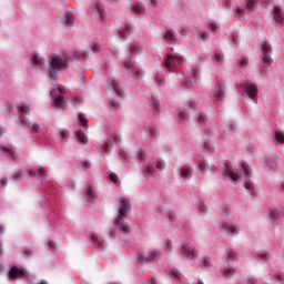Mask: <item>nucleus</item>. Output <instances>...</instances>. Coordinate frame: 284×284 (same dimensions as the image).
Here are the masks:
<instances>
[{"label":"nucleus","instance_id":"nucleus-42","mask_svg":"<svg viewBox=\"0 0 284 284\" xmlns=\"http://www.w3.org/2000/svg\"><path fill=\"white\" fill-rule=\"evenodd\" d=\"M151 108H152L153 112H159V100H153L151 102Z\"/></svg>","mask_w":284,"mask_h":284},{"label":"nucleus","instance_id":"nucleus-49","mask_svg":"<svg viewBox=\"0 0 284 284\" xmlns=\"http://www.w3.org/2000/svg\"><path fill=\"white\" fill-rule=\"evenodd\" d=\"M199 168L202 172H207V163L205 161L200 162Z\"/></svg>","mask_w":284,"mask_h":284},{"label":"nucleus","instance_id":"nucleus-51","mask_svg":"<svg viewBox=\"0 0 284 284\" xmlns=\"http://www.w3.org/2000/svg\"><path fill=\"white\" fill-rule=\"evenodd\" d=\"M236 258V252L230 251L227 254V261H234Z\"/></svg>","mask_w":284,"mask_h":284},{"label":"nucleus","instance_id":"nucleus-12","mask_svg":"<svg viewBox=\"0 0 284 284\" xmlns=\"http://www.w3.org/2000/svg\"><path fill=\"white\" fill-rule=\"evenodd\" d=\"M8 276L9 278H30V274L26 270L18 268L17 266L9 271Z\"/></svg>","mask_w":284,"mask_h":284},{"label":"nucleus","instance_id":"nucleus-4","mask_svg":"<svg viewBox=\"0 0 284 284\" xmlns=\"http://www.w3.org/2000/svg\"><path fill=\"white\" fill-rule=\"evenodd\" d=\"M268 65H272V44L265 42L262 44L260 67L265 70Z\"/></svg>","mask_w":284,"mask_h":284},{"label":"nucleus","instance_id":"nucleus-58","mask_svg":"<svg viewBox=\"0 0 284 284\" xmlns=\"http://www.w3.org/2000/svg\"><path fill=\"white\" fill-rule=\"evenodd\" d=\"M113 141H114V143H121V135H119L118 133H115V134L113 135Z\"/></svg>","mask_w":284,"mask_h":284},{"label":"nucleus","instance_id":"nucleus-24","mask_svg":"<svg viewBox=\"0 0 284 284\" xmlns=\"http://www.w3.org/2000/svg\"><path fill=\"white\" fill-rule=\"evenodd\" d=\"M109 85L114 90L118 97H121L123 94V91H121V88L119 87V82L116 80L109 81Z\"/></svg>","mask_w":284,"mask_h":284},{"label":"nucleus","instance_id":"nucleus-39","mask_svg":"<svg viewBox=\"0 0 284 284\" xmlns=\"http://www.w3.org/2000/svg\"><path fill=\"white\" fill-rule=\"evenodd\" d=\"M169 274L172 278H174V281L181 280V276H179V271H176V270H172Z\"/></svg>","mask_w":284,"mask_h":284},{"label":"nucleus","instance_id":"nucleus-27","mask_svg":"<svg viewBox=\"0 0 284 284\" xmlns=\"http://www.w3.org/2000/svg\"><path fill=\"white\" fill-rule=\"evenodd\" d=\"M133 12H136V14H145V7H143V3L135 2L132 6Z\"/></svg>","mask_w":284,"mask_h":284},{"label":"nucleus","instance_id":"nucleus-43","mask_svg":"<svg viewBox=\"0 0 284 284\" xmlns=\"http://www.w3.org/2000/svg\"><path fill=\"white\" fill-rule=\"evenodd\" d=\"M206 121V118H205V114L201 113L197 119H196V122L200 124V125H203V123H205Z\"/></svg>","mask_w":284,"mask_h":284},{"label":"nucleus","instance_id":"nucleus-32","mask_svg":"<svg viewBox=\"0 0 284 284\" xmlns=\"http://www.w3.org/2000/svg\"><path fill=\"white\" fill-rule=\"evenodd\" d=\"M274 139L277 143H281V145H284V134L283 133L275 132Z\"/></svg>","mask_w":284,"mask_h":284},{"label":"nucleus","instance_id":"nucleus-22","mask_svg":"<svg viewBox=\"0 0 284 284\" xmlns=\"http://www.w3.org/2000/svg\"><path fill=\"white\" fill-rule=\"evenodd\" d=\"M136 263H141L142 265H146V263H151L150 254L145 255L143 253H138L135 256Z\"/></svg>","mask_w":284,"mask_h":284},{"label":"nucleus","instance_id":"nucleus-47","mask_svg":"<svg viewBox=\"0 0 284 284\" xmlns=\"http://www.w3.org/2000/svg\"><path fill=\"white\" fill-rule=\"evenodd\" d=\"M79 121L84 128H88V119L83 118V114H79Z\"/></svg>","mask_w":284,"mask_h":284},{"label":"nucleus","instance_id":"nucleus-2","mask_svg":"<svg viewBox=\"0 0 284 284\" xmlns=\"http://www.w3.org/2000/svg\"><path fill=\"white\" fill-rule=\"evenodd\" d=\"M18 111L20 112V120L23 125H27L28 130L37 134L39 132L40 126L39 124L34 122L28 121V118H26L27 114H30V106L26 104L24 102H21L20 104L17 105Z\"/></svg>","mask_w":284,"mask_h":284},{"label":"nucleus","instance_id":"nucleus-36","mask_svg":"<svg viewBox=\"0 0 284 284\" xmlns=\"http://www.w3.org/2000/svg\"><path fill=\"white\" fill-rule=\"evenodd\" d=\"M199 38L202 39V41H207V39L210 38V33H207V31L200 30Z\"/></svg>","mask_w":284,"mask_h":284},{"label":"nucleus","instance_id":"nucleus-38","mask_svg":"<svg viewBox=\"0 0 284 284\" xmlns=\"http://www.w3.org/2000/svg\"><path fill=\"white\" fill-rule=\"evenodd\" d=\"M200 267H202L203 270L205 267H210V258L205 257L204 260L200 261Z\"/></svg>","mask_w":284,"mask_h":284},{"label":"nucleus","instance_id":"nucleus-41","mask_svg":"<svg viewBox=\"0 0 284 284\" xmlns=\"http://www.w3.org/2000/svg\"><path fill=\"white\" fill-rule=\"evenodd\" d=\"M266 163H267V165H268V168L271 170H275L276 169V162L274 161V159H267Z\"/></svg>","mask_w":284,"mask_h":284},{"label":"nucleus","instance_id":"nucleus-59","mask_svg":"<svg viewBox=\"0 0 284 284\" xmlns=\"http://www.w3.org/2000/svg\"><path fill=\"white\" fill-rule=\"evenodd\" d=\"M164 250H165L166 252H172V242H171V241H169V242L166 243Z\"/></svg>","mask_w":284,"mask_h":284},{"label":"nucleus","instance_id":"nucleus-28","mask_svg":"<svg viewBox=\"0 0 284 284\" xmlns=\"http://www.w3.org/2000/svg\"><path fill=\"white\" fill-rule=\"evenodd\" d=\"M161 256H163V253L160 250H153L150 254H149V258L151 261V263L153 261H159L161 258Z\"/></svg>","mask_w":284,"mask_h":284},{"label":"nucleus","instance_id":"nucleus-48","mask_svg":"<svg viewBox=\"0 0 284 284\" xmlns=\"http://www.w3.org/2000/svg\"><path fill=\"white\" fill-rule=\"evenodd\" d=\"M223 274L224 276H234V268H225Z\"/></svg>","mask_w":284,"mask_h":284},{"label":"nucleus","instance_id":"nucleus-40","mask_svg":"<svg viewBox=\"0 0 284 284\" xmlns=\"http://www.w3.org/2000/svg\"><path fill=\"white\" fill-rule=\"evenodd\" d=\"M209 29L212 32H216V30H219V23H216V21H211L210 24H209Z\"/></svg>","mask_w":284,"mask_h":284},{"label":"nucleus","instance_id":"nucleus-14","mask_svg":"<svg viewBox=\"0 0 284 284\" xmlns=\"http://www.w3.org/2000/svg\"><path fill=\"white\" fill-rule=\"evenodd\" d=\"M224 176H226V179H230V181H233V183H236V181H239V174L234 172L231 162H225Z\"/></svg>","mask_w":284,"mask_h":284},{"label":"nucleus","instance_id":"nucleus-10","mask_svg":"<svg viewBox=\"0 0 284 284\" xmlns=\"http://www.w3.org/2000/svg\"><path fill=\"white\" fill-rule=\"evenodd\" d=\"M180 252L182 256H186V258H190V261H194V258L199 256V251H196V248H194V246H192L191 244L182 245Z\"/></svg>","mask_w":284,"mask_h":284},{"label":"nucleus","instance_id":"nucleus-57","mask_svg":"<svg viewBox=\"0 0 284 284\" xmlns=\"http://www.w3.org/2000/svg\"><path fill=\"white\" fill-rule=\"evenodd\" d=\"M118 179H119V176L116 174H114V173L110 174V181H112V183H116Z\"/></svg>","mask_w":284,"mask_h":284},{"label":"nucleus","instance_id":"nucleus-11","mask_svg":"<svg viewBox=\"0 0 284 284\" xmlns=\"http://www.w3.org/2000/svg\"><path fill=\"white\" fill-rule=\"evenodd\" d=\"M163 161L158 160L153 162V164H146L143 166V174L144 176H150L153 172H156V170H163Z\"/></svg>","mask_w":284,"mask_h":284},{"label":"nucleus","instance_id":"nucleus-5","mask_svg":"<svg viewBox=\"0 0 284 284\" xmlns=\"http://www.w3.org/2000/svg\"><path fill=\"white\" fill-rule=\"evenodd\" d=\"M256 8V0H247L245 7H237L234 13L235 19H245L246 14L254 12Z\"/></svg>","mask_w":284,"mask_h":284},{"label":"nucleus","instance_id":"nucleus-56","mask_svg":"<svg viewBox=\"0 0 284 284\" xmlns=\"http://www.w3.org/2000/svg\"><path fill=\"white\" fill-rule=\"evenodd\" d=\"M116 108H119V103L116 101H112L110 103V110H116Z\"/></svg>","mask_w":284,"mask_h":284},{"label":"nucleus","instance_id":"nucleus-35","mask_svg":"<svg viewBox=\"0 0 284 284\" xmlns=\"http://www.w3.org/2000/svg\"><path fill=\"white\" fill-rule=\"evenodd\" d=\"M270 216L272 221H276L281 216V211L278 209L271 210Z\"/></svg>","mask_w":284,"mask_h":284},{"label":"nucleus","instance_id":"nucleus-33","mask_svg":"<svg viewBox=\"0 0 284 284\" xmlns=\"http://www.w3.org/2000/svg\"><path fill=\"white\" fill-rule=\"evenodd\" d=\"M75 59H88V52L78 50L74 52Z\"/></svg>","mask_w":284,"mask_h":284},{"label":"nucleus","instance_id":"nucleus-18","mask_svg":"<svg viewBox=\"0 0 284 284\" xmlns=\"http://www.w3.org/2000/svg\"><path fill=\"white\" fill-rule=\"evenodd\" d=\"M91 241H92L94 247H98L99 250H103V247H105V245H104L105 241H103V239L99 237V235H97L95 233L91 234Z\"/></svg>","mask_w":284,"mask_h":284},{"label":"nucleus","instance_id":"nucleus-13","mask_svg":"<svg viewBox=\"0 0 284 284\" xmlns=\"http://www.w3.org/2000/svg\"><path fill=\"white\" fill-rule=\"evenodd\" d=\"M124 68L128 72H132L134 79H142L143 78V70L134 68V64L131 60L124 61Z\"/></svg>","mask_w":284,"mask_h":284},{"label":"nucleus","instance_id":"nucleus-17","mask_svg":"<svg viewBox=\"0 0 284 284\" xmlns=\"http://www.w3.org/2000/svg\"><path fill=\"white\" fill-rule=\"evenodd\" d=\"M223 97H225L223 85L219 84L212 93V99L213 101H223Z\"/></svg>","mask_w":284,"mask_h":284},{"label":"nucleus","instance_id":"nucleus-25","mask_svg":"<svg viewBox=\"0 0 284 284\" xmlns=\"http://www.w3.org/2000/svg\"><path fill=\"white\" fill-rule=\"evenodd\" d=\"M64 23H65V26H68L69 28H72V26H74V13L68 11V12L65 13Z\"/></svg>","mask_w":284,"mask_h":284},{"label":"nucleus","instance_id":"nucleus-1","mask_svg":"<svg viewBox=\"0 0 284 284\" xmlns=\"http://www.w3.org/2000/svg\"><path fill=\"white\" fill-rule=\"evenodd\" d=\"M118 216L114 221V226L122 234H130V226L125 223V217L130 214V200L123 195L116 197Z\"/></svg>","mask_w":284,"mask_h":284},{"label":"nucleus","instance_id":"nucleus-29","mask_svg":"<svg viewBox=\"0 0 284 284\" xmlns=\"http://www.w3.org/2000/svg\"><path fill=\"white\" fill-rule=\"evenodd\" d=\"M75 136H77L79 143H82V145H85V143H88V135H85V133H83V131H77Z\"/></svg>","mask_w":284,"mask_h":284},{"label":"nucleus","instance_id":"nucleus-50","mask_svg":"<svg viewBox=\"0 0 284 284\" xmlns=\"http://www.w3.org/2000/svg\"><path fill=\"white\" fill-rule=\"evenodd\" d=\"M213 60L216 61L217 63H221V61H223V54L216 52V53L214 54Z\"/></svg>","mask_w":284,"mask_h":284},{"label":"nucleus","instance_id":"nucleus-61","mask_svg":"<svg viewBox=\"0 0 284 284\" xmlns=\"http://www.w3.org/2000/svg\"><path fill=\"white\" fill-rule=\"evenodd\" d=\"M120 159H123L124 161H126L128 159V153L125 151H121L120 152Z\"/></svg>","mask_w":284,"mask_h":284},{"label":"nucleus","instance_id":"nucleus-8","mask_svg":"<svg viewBox=\"0 0 284 284\" xmlns=\"http://www.w3.org/2000/svg\"><path fill=\"white\" fill-rule=\"evenodd\" d=\"M240 88L242 89L243 97H248V99H254L258 95V89L256 88V84L252 82H246L244 84H241Z\"/></svg>","mask_w":284,"mask_h":284},{"label":"nucleus","instance_id":"nucleus-30","mask_svg":"<svg viewBox=\"0 0 284 284\" xmlns=\"http://www.w3.org/2000/svg\"><path fill=\"white\" fill-rule=\"evenodd\" d=\"M187 77L190 79V83H194V81L199 79V71L196 69H191L187 71Z\"/></svg>","mask_w":284,"mask_h":284},{"label":"nucleus","instance_id":"nucleus-21","mask_svg":"<svg viewBox=\"0 0 284 284\" xmlns=\"http://www.w3.org/2000/svg\"><path fill=\"white\" fill-rule=\"evenodd\" d=\"M164 41H168V43H174L176 41V33H174V30L169 29L164 36H163Z\"/></svg>","mask_w":284,"mask_h":284},{"label":"nucleus","instance_id":"nucleus-15","mask_svg":"<svg viewBox=\"0 0 284 284\" xmlns=\"http://www.w3.org/2000/svg\"><path fill=\"white\" fill-rule=\"evenodd\" d=\"M91 10L93 12H98V14H100V19H102V21H105V7H103L101 1L99 0L93 1L91 6Z\"/></svg>","mask_w":284,"mask_h":284},{"label":"nucleus","instance_id":"nucleus-53","mask_svg":"<svg viewBox=\"0 0 284 284\" xmlns=\"http://www.w3.org/2000/svg\"><path fill=\"white\" fill-rule=\"evenodd\" d=\"M110 145H112V141H111V140H109L108 142L104 143L103 150H104L105 152H109Z\"/></svg>","mask_w":284,"mask_h":284},{"label":"nucleus","instance_id":"nucleus-64","mask_svg":"<svg viewBox=\"0 0 284 284\" xmlns=\"http://www.w3.org/2000/svg\"><path fill=\"white\" fill-rule=\"evenodd\" d=\"M39 174H40L41 176H45V174H47L45 169H43V168L39 169Z\"/></svg>","mask_w":284,"mask_h":284},{"label":"nucleus","instance_id":"nucleus-20","mask_svg":"<svg viewBox=\"0 0 284 284\" xmlns=\"http://www.w3.org/2000/svg\"><path fill=\"white\" fill-rule=\"evenodd\" d=\"M31 63H33L36 68H43L45 65V60L33 53L31 55Z\"/></svg>","mask_w":284,"mask_h":284},{"label":"nucleus","instance_id":"nucleus-63","mask_svg":"<svg viewBox=\"0 0 284 284\" xmlns=\"http://www.w3.org/2000/svg\"><path fill=\"white\" fill-rule=\"evenodd\" d=\"M155 81L156 83H159V85H163V78H161L160 75L155 77Z\"/></svg>","mask_w":284,"mask_h":284},{"label":"nucleus","instance_id":"nucleus-19","mask_svg":"<svg viewBox=\"0 0 284 284\" xmlns=\"http://www.w3.org/2000/svg\"><path fill=\"white\" fill-rule=\"evenodd\" d=\"M273 14H274V20L276 21V23L284 22L283 9H281L280 7H274Z\"/></svg>","mask_w":284,"mask_h":284},{"label":"nucleus","instance_id":"nucleus-31","mask_svg":"<svg viewBox=\"0 0 284 284\" xmlns=\"http://www.w3.org/2000/svg\"><path fill=\"white\" fill-rule=\"evenodd\" d=\"M132 32V24H126L124 28L120 29L119 36L123 39L125 34H130Z\"/></svg>","mask_w":284,"mask_h":284},{"label":"nucleus","instance_id":"nucleus-6","mask_svg":"<svg viewBox=\"0 0 284 284\" xmlns=\"http://www.w3.org/2000/svg\"><path fill=\"white\" fill-rule=\"evenodd\" d=\"M183 63V57L174 53L166 54L164 67L172 72Z\"/></svg>","mask_w":284,"mask_h":284},{"label":"nucleus","instance_id":"nucleus-7","mask_svg":"<svg viewBox=\"0 0 284 284\" xmlns=\"http://www.w3.org/2000/svg\"><path fill=\"white\" fill-rule=\"evenodd\" d=\"M240 176H243L244 181H246L244 184L245 189L250 190L252 192V190L254 189V183L247 181V179H250V176H252V169L245 162L242 163V166L240 170Z\"/></svg>","mask_w":284,"mask_h":284},{"label":"nucleus","instance_id":"nucleus-16","mask_svg":"<svg viewBox=\"0 0 284 284\" xmlns=\"http://www.w3.org/2000/svg\"><path fill=\"white\" fill-rule=\"evenodd\" d=\"M0 148L7 159H17V152L12 144H1Z\"/></svg>","mask_w":284,"mask_h":284},{"label":"nucleus","instance_id":"nucleus-23","mask_svg":"<svg viewBox=\"0 0 284 284\" xmlns=\"http://www.w3.org/2000/svg\"><path fill=\"white\" fill-rule=\"evenodd\" d=\"M84 194H85V199L87 201H94V197L97 196V193H94V189H92V186H88L85 190H84Z\"/></svg>","mask_w":284,"mask_h":284},{"label":"nucleus","instance_id":"nucleus-37","mask_svg":"<svg viewBox=\"0 0 284 284\" xmlns=\"http://www.w3.org/2000/svg\"><path fill=\"white\" fill-rule=\"evenodd\" d=\"M257 256L262 261H267L270 258V253H267V251H262L257 254Z\"/></svg>","mask_w":284,"mask_h":284},{"label":"nucleus","instance_id":"nucleus-60","mask_svg":"<svg viewBox=\"0 0 284 284\" xmlns=\"http://www.w3.org/2000/svg\"><path fill=\"white\" fill-rule=\"evenodd\" d=\"M81 164H82L83 170H89V168H90V162H88V161H82Z\"/></svg>","mask_w":284,"mask_h":284},{"label":"nucleus","instance_id":"nucleus-9","mask_svg":"<svg viewBox=\"0 0 284 284\" xmlns=\"http://www.w3.org/2000/svg\"><path fill=\"white\" fill-rule=\"evenodd\" d=\"M50 94L55 108H64L65 101L63 100V89H53Z\"/></svg>","mask_w":284,"mask_h":284},{"label":"nucleus","instance_id":"nucleus-55","mask_svg":"<svg viewBox=\"0 0 284 284\" xmlns=\"http://www.w3.org/2000/svg\"><path fill=\"white\" fill-rule=\"evenodd\" d=\"M204 149L207 151V152H213L214 148L210 144V143H204Z\"/></svg>","mask_w":284,"mask_h":284},{"label":"nucleus","instance_id":"nucleus-26","mask_svg":"<svg viewBox=\"0 0 284 284\" xmlns=\"http://www.w3.org/2000/svg\"><path fill=\"white\" fill-rule=\"evenodd\" d=\"M222 230L226 232V234H232V236H234V234H239V231H236V226L234 225L223 224Z\"/></svg>","mask_w":284,"mask_h":284},{"label":"nucleus","instance_id":"nucleus-3","mask_svg":"<svg viewBox=\"0 0 284 284\" xmlns=\"http://www.w3.org/2000/svg\"><path fill=\"white\" fill-rule=\"evenodd\" d=\"M50 61L51 68L49 74L52 79L57 77V70H65V68H68V61L63 60L60 55H52Z\"/></svg>","mask_w":284,"mask_h":284},{"label":"nucleus","instance_id":"nucleus-54","mask_svg":"<svg viewBox=\"0 0 284 284\" xmlns=\"http://www.w3.org/2000/svg\"><path fill=\"white\" fill-rule=\"evenodd\" d=\"M179 118L181 119V121H185V119H187V113H185V111H182L179 113Z\"/></svg>","mask_w":284,"mask_h":284},{"label":"nucleus","instance_id":"nucleus-45","mask_svg":"<svg viewBox=\"0 0 284 284\" xmlns=\"http://www.w3.org/2000/svg\"><path fill=\"white\" fill-rule=\"evenodd\" d=\"M181 176L183 179H190V170L189 169H182L181 170Z\"/></svg>","mask_w":284,"mask_h":284},{"label":"nucleus","instance_id":"nucleus-52","mask_svg":"<svg viewBox=\"0 0 284 284\" xmlns=\"http://www.w3.org/2000/svg\"><path fill=\"white\" fill-rule=\"evenodd\" d=\"M149 132L151 136H156V134H159V131L156 130L155 126H150Z\"/></svg>","mask_w":284,"mask_h":284},{"label":"nucleus","instance_id":"nucleus-62","mask_svg":"<svg viewBox=\"0 0 284 284\" xmlns=\"http://www.w3.org/2000/svg\"><path fill=\"white\" fill-rule=\"evenodd\" d=\"M91 50H93V52H99V50H100L99 44H97V43L92 44Z\"/></svg>","mask_w":284,"mask_h":284},{"label":"nucleus","instance_id":"nucleus-44","mask_svg":"<svg viewBox=\"0 0 284 284\" xmlns=\"http://www.w3.org/2000/svg\"><path fill=\"white\" fill-rule=\"evenodd\" d=\"M23 176V171H17L13 174V181H21V178Z\"/></svg>","mask_w":284,"mask_h":284},{"label":"nucleus","instance_id":"nucleus-34","mask_svg":"<svg viewBox=\"0 0 284 284\" xmlns=\"http://www.w3.org/2000/svg\"><path fill=\"white\" fill-rule=\"evenodd\" d=\"M236 63L239 68H247V58H239Z\"/></svg>","mask_w":284,"mask_h":284},{"label":"nucleus","instance_id":"nucleus-46","mask_svg":"<svg viewBox=\"0 0 284 284\" xmlns=\"http://www.w3.org/2000/svg\"><path fill=\"white\" fill-rule=\"evenodd\" d=\"M130 52L131 54H136L138 52H141V50L139 49V45L133 44L130 47Z\"/></svg>","mask_w":284,"mask_h":284}]
</instances>
